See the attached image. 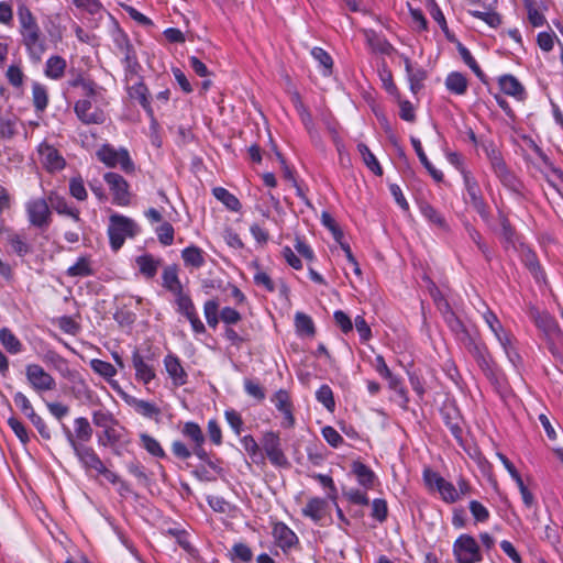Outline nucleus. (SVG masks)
<instances>
[{
  "instance_id": "obj_23",
  "label": "nucleus",
  "mask_w": 563,
  "mask_h": 563,
  "mask_svg": "<svg viewBox=\"0 0 563 563\" xmlns=\"http://www.w3.org/2000/svg\"><path fill=\"white\" fill-rule=\"evenodd\" d=\"M445 324L454 335L455 340L464 347L468 346L476 339L471 334L463 321L454 313H449L444 319Z\"/></svg>"
},
{
  "instance_id": "obj_38",
  "label": "nucleus",
  "mask_w": 563,
  "mask_h": 563,
  "mask_svg": "<svg viewBox=\"0 0 563 563\" xmlns=\"http://www.w3.org/2000/svg\"><path fill=\"white\" fill-rule=\"evenodd\" d=\"M163 286L174 295L183 292V285L178 277V269L176 265L166 266L162 274Z\"/></svg>"
},
{
  "instance_id": "obj_53",
  "label": "nucleus",
  "mask_w": 563,
  "mask_h": 563,
  "mask_svg": "<svg viewBox=\"0 0 563 563\" xmlns=\"http://www.w3.org/2000/svg\"><path fill=\"white\" fill-rule=\"evenodd\" d=\"M311 56L319 63V66L322 67L323 76H330L332 74L333 59L327 51L316 46L311 49Z\"/></svg>"
},
{
  "instance_id": "obj_42",
  "label": "nucleus",
  "mask_w": 563,
  "mask_h": 563,
  "mask_svg": "<svg viewBox=\"0 0 563 563\" xmlns=\"http://www.w3.org/2000/svg\"><path fill=\"white\" fill-rule=\"evenodd\" d=\"M212 195L230 211L239 212L242 208L238 197L223 187H214L212 189Z\"/></svg>"
},
{
  "instance_id": "obj_25",
  "label": "nucleus",
  "mask_w": 563,
  "mask_h": 563,
  "mask_svg": "<svg viewBox=\"0 0 563 563\" xmlns=\"http://www.w3.org/2000/svg\"><path fill=\"white\" fill-rule=\"evenodd\" d=\"M419 211L423 219L432 227H435L437 229L449 232L450 225L445 219V217L435 209L432 205H430L427 201H422L419 203Z\"/></svg>"
},
{
  "instance_id": "obj_18",
  "label": "nucleus",
  "mask_w": 563,
  "mask_h": 563,
  "mask_svg": "<svg viewBox=\"0 0 563 563\" xmlns=\"http://www.w3.org/2000/svg\"><path fill=\"white\" fill-rule=\"evenodd\" d=\"M37 151L41 163L48 172H58L65 167V158L53 145L43 142L38 145Z\"/></svg>"
},
{
  "instance_id": "obj_37",
  "label": "nucleus",
  "mask_w": 563,
  "mask_h": 563,
  "mask_svg": "<svg viewBox=\"0 0 563 563\" xmlns=\"http://www.w3.org/2000/svg\"><path fill=\"white\" fill-rule=\"evenodd\" d=\"M181 258L186 267L200 268L205 265V252L196 246L189 245L181 251Z\"/></svg>"
},
{
  "instance_id": "obj_50",
  "label": "nucleus",
  "mask_w": 563,
  "mask_h": 563,
  "mask_svg": "<svg viewBox=\"0 0 563 563\" xmlns=\"http://www.w3.org/2000/svg\"><path fill=\"white\" fill-rule=\"evenodd\" d=\"M140 440L142 443V446L146 450L148 454H151L154 457L157 459H165L166 453L164 449L162 448L161 443L152 435L147 433H141Z\"/></svg>"
},
{
  "instance_id": "obj_47",
  "label": "nucleus",
  "mask_w": 563,
  "mask_h": 563,
  "mask_svg": "<svg viewBox=\"0 0 563 563\" xmlns=\"http://www.w3.org/2000/svg\"><path fill=\"white\" fill-rule=\"evenodd\" d=\"M44 362L51 364L56 371H58L63 376H68L70 373L68 361L58 354L54 350H47L43 356Z\"/></svg>"
},
{
  "instance_id": "obj_52",
  "label": "nucleus",
  "mask_w": 563,
  "mask_h": 563,
  "mask_svg": "<svg viewBox=\"0 0 563 563\" xmlns=\"http://www.w3.org/2000/svg\"><path fill=\"white\" fill-rule=\"evenodd\" d=\"M464 229L468 238L476 244L487 261H490L492 253L488 245L483 241L482 234L468 221L464 222Z\"/></svg>"
},
{
  "instance_id": "obj_39",
  "label": "nucleus",
  "mask_w": 563,
  "mask_h": 563,
  "mask_svg": "<svg viewBox=\"0 0 563 563\" xmlns=\"http://www.w3.org/2000/svg\"><path fill=\"white\" fill-rule=\"evenodd\" d=\"M492 167L495 175L499 180L509 188H515L517 179L514 174L508 169L506 163L500 157H494L492 159Z\"/></svg>"
},
{
  "instance_id": "obj_46",
  "label": "nucleus",
  "mask_w": 563,
  "mask_h": 563,
  "mask_svg": "<svg viewBox=\"0 0 563 563\" xmlns=\"http://www.w3.org/2000/svg\"><path fill=\"white\" fill-rule=\"evenodd\" d=\"M129 404L134 408V410L139 415L145 418L152 419L161 415V409L154 402L132 398L131 401H129Z\"/></svg>"
},
{
  "instance_id": "obj_21",
  "label": "nucleus",
  "mask_w": 563,
  "mask_h": 563,
  "mask_svg": "<svg viewBox=\"0 0 563 563\" xmlns=\"http://www.w3.org/2000/svg\"><path fill=\"white\" fill-rule=\"evenodd\" d=\"M73 452L87 472L95 471L98 474L104 466L97 452L89 445H78Z\"/></svg>"
},
{
  "instance_id": "obj_11",
  "label": "nucleus",
  "mask_w": 563,
  "mask_h": 563,
  "mask_svg": "<svg viewBox=\"0 0 563 563\" xmlns=\"http://www.w3.org/2000/svg\"><path fill=\"white\" fill-rule=\"evenodd\" d=\"M262 446L269 462L276 467H288L289 462L282 449L278 433L267 431L263 434Z\"/></svg>"
},
{
  "instance_id": "obj_12",
  "label": "nucleus",
  "mask_w": 563,
  "mask_h": 563,
  "mask_svg": "<svg viewBox=\"0 0 563 563\" xmlns=\"http://www.w3.org/2000/svg\"><path fill=\"white\" fill-rule=\"evenodd\" d=\"M25 376L36 393L53 390L56 387L54 377L38 364H27Z\"/></svg>"
},
{
  "instance_id": "obj_60",
  "label": "nucleus",
  "mask_w": 563,
  "mask_h": 563,
  "mask_svg": "<svg viewBox=\"0 0 563 563\" xmlns=\"http://www.w3.org/2000/svg\"><path fill=\"white\" fill-rule=\"evenodd\" d=\"M112 40L114 43L115 48L118 52L122 55L125 52H130V49L134 48L133 45L130 42V38L128 34L120 27H117L112 32Z\"/></svg>"
},
{
  "instance_id": "obj_3",
  "label": "nucleus",
  "mask_w": 563,
  "mask_h": 563,
  "mask_svg": "<svg viewBox=\"0 0 563 563\" xmlns=\"http://www.w3.org/2000/svg\"><path fill=\"white\" fill-rule=\"evenodd\" d=\"M131 361L135 371V379L139 383L147 386L156 378L155 363L157 356L151 347L144 350L135 347Z\"/></svg>"
},
{
  "instance_id": "obj_58",
  "label": "nucleus",
  "mask_w": 563,
  "mask_h": 563,
  "mask_svg": "<svg viewBox=\"0 0 563 563\" xmlns=\"http://www.w3.org/2000/svg\"><path fill=\"white\" fill-rule=\"evenodd\" d=\"M203 313L210 328L216 329L219 323V302L216 299L207 300L203 305Z\"/></svg>"
},
{
  "instance_id": "obj_15",
  "label": "nucleus",
  "mask_w": 563,
  "mask_h": 563,
  "mask_svg": "<svg viewBox=\"0 0 563 563\" xmlns=\"http://www.w3.org/2000/svg\"><path fill=\"white\" fill-rule=\"evenodd\" d=\"M5 242L8 246L7 253L10 255L24 258L34 252L33 244L30 242L29 238L23 231L8 230Z\"/></svg>"
},
{
  "instance_id": "obj_1",
  "label": "nucleus",
  "mask_w": 563,
  "mask_h": 563,
  "mask_svg": "<svg viewBox=\"0 0 563 563\" xmlns=\"http://www.w3.org/2000/svg\"><path fill=\"white\" fill-rule=\"evenodd\" d=\"M16 15L21 43L25 48L29 59L37 64L42 60L43 55L48 48L47 38L42 32L36 18L25 4L18 7Z\"/></svg>"
},
{
  "instance_id": "obj_62",
  "label": "nucleus",
  "mask_w": 563,
  "mask_h": 563,
  "mask_svg": "<svg viewBox=\"0 0 563 563\" xmlns=\"http://www.w3.org/2000/svg\"><path fill=\"white\" fill-rule=\"evenodd\" d=\"M468 509L476 523L487 522L490 517L489 510L478 500H471Z\"/></svg>"
},
{
  "instance_id": "obj_44",
  "label": "nucleus",
  "mask_w": 563,
  "mask_h": 563,
  "mask_svg": "<svg viewBox=\"0 0 563 563\" xmlns=\"http://www.w3.org/2000/svg\"><path fill=\"white\" fill-rule=\"evenodd\" d=\"M0 342L10 354H19L23 350L22 342L8 328L0 329Z\"/></svg>"
},
{
  "instance_id": "obj_41",
  "label": "nucleus",
  "mask_w": 563,
  "mask_h": 563,
  "mask_svg": "<svg viewBox=\"0 0 563 563\" xmlns=\"http://www.w3.org/2000/svg\"><path fill=\"white\" fill-rule=\"evenodd\" d=\"M49 201H51L54 210L58 214H65V216L70 217L75 222H81L79 209H77L76 207L69 206L67 200L64 197L51 196Z\"/></svg>"
},
{
  "instance_id": "obj_13",
  "label": "nucleus",
  "mask_w": 563,
  "mask_h": 563,
  "mask_svg": "<svg viewBox=\"0 0 563 563\" xmlns=\"http://www.w3.org/2000/svg\"><path fill=\"white\" fill-rule=\"evenodd\" d=\"M440 415L453 438L461 446H463V429L461 427L462 416L457 406L454 402H445L440 409Z\"/></svg>"
},
{
  "instance_id": "obj_45",
  "label": "nucleus",
  "mask_w": 563,
  "mask_h": 563,
  "mask_svg": "<svg viewBox=\"0 0 563 563\" xmlns=\"http://www.w3.org/2000/svg\"><path fill=\"white\" fill-rule=\"evenodd\" d=\"M32 101L36 112H44L48 106L46 87L37 81L32 84Z\"/></svg>"
},
{
  "instance_id": "obj_14",
  "label": "nucleus",
  "mask_w": 563,
  "mask_h": 563,
  "mask_svg": "<svg viewBox=\"0 0 563 563\" xmlns=\"http://www.w3.org/2000/svg\"><path fill=\"white\" fill-rule=\"evenodd\" d=\"M97 98H87L79 99L76 101L74 106V111L77 118L84 124H102L106 121L104 112L98 108L92 107L91 100H96Z\"/></svg>"
},
{
  "instance_id": "obj_57",
  "label": "nucleus",
  "mask_w": 563,
  "mask_h": 563,
  "mask_svg": "<svg viewBox=\"0 0 563 563\" xmlns=\"http://www.w3.org/2000/svg\"><path fill=\"white\" fill-rule=\"evenodd\" d=\"M181 433L185 438L189 439L194 445L203 444L205 435L198 423L188 421L184 424Z\"/></svg>"
},
{
  "instance_id": "obj_28",
  "label": "nucleus",
  "mask_w": 563,
  "mask_h": 563,
  "mask_svg": "<svg viewBox=\"0 0 563 563\" xmlns=\"http://www.w3.org/2000/svg\"><path fill=\"white\" fill-rule=\"evenodd\" d=\"M500 90L517 100L526 98V90L521 82L512 75H503L498 79Z\"/></svg>"
},
{
  "instance_id": "obj_36",
  "label": "nucleus",
  "mask_w": 563,
  "mask_h": 563,
  "mask_svg": "<svg viewBox=\"0 0 563 563\" xmlns=\"http://www.w3.org/2000/svg\"><path fill=\"white\" fill-rule=\"evenodd\" d=\"M66 67V59L59 55H54L46 60L44 74L49 79L58 80L65 75Z\"/></svg>"
},
{
  "instance_id": "obj_10",
  "label": "nucleus",
  "mask_w": 563,
  "mask_h": 563,
  "mask_svg": "<svg viewBox=\"0 0 563 563\" xmlns=\"http://www.w3.org/2000/svg\"><path fill=\"white\" fill-rule=\"evenodd\" d=\"M463 184L466 191L465 201L473 207L483 220H487L489 212L478 181L472 176V174H465L463 177Z\"/></svg>"
},
{
  "instance_id": "obj_8",
  "label": "nucleus",
  "mask_w": 563,
  "mask_h": 563,
  "mask_svg": "<svg viewBox=\"0 0 563 563\" xmlns=\"http://www.w3.org/2000/svg\"><path fill=\"white\" fill-rule=\"evenodd\" d=\"M103 180L107 184L111 194V202L119 207H128L132 200V192L130 185L125 178L114 172H107L103 175Z\"/></svg>"
},
{
  "instance_id": "obj_61",
  "label": "nucleus",
  "mask_w": 563,
  "mask_h": 563,
  "mask_svg": "<svg viewBox=\"0 0 563 563\" xmlns=\"http://www.w3.org/2000/svg\"><path fill=\"white\" fill-rule=\"evenodd\" d=\"M155 233L159 243L164 246H169L174 243L175 230L169 222H163L155 229Z\"/></svg>"
},
{
  "instance_id": "obj_40",
  "label": "nucleus",
  "mask_w": 563,
  "mask_h": 563,
  "mask_svg": "<svg viewBox=\"0 0 563 563\" xmlns=\"http://www.w3.org/2000/svg\"><path fill=\"white\" fill-rule=\"evenodd\" d=\"M411 145L420 161V163L423 165V167L429 172V174L432 176V178L435 180V181H442L443 180V173L439 169H437L432 164L431 162L428 159L423 148H422V145H421V142L419 139H416V137H411Z\"/></svg>"
},
{
  "instance_id": "obj_4",
  "label": "nucleus",
  "mask_w": 563,
  "mask_h": 563,
  "mask_svg": "<svg viewBox=\"0 0 563 563\" xmlns=\"http://www.w3.org/2000/svg\"><path fill=\"white\" fill-rule=\"evenodd\" d=\"M96 156L108 168L119 167L125 174L135 172V164L125 147L115 148L111 144H103L97 150Z\"/></svg>"
},
{
  "instance_id": "obj_26",
  "label": "nucleus",
  "mask_w": 563,
  "mask_h": 563,
  "mask_svg": "<svg viewBox=\"0 0 563 563\" xmlns=\"http://www.w3.org/2000/svg\"><path fill=\"white\" fill-rule=\"evenodd\" d=\"M129 95L132 99L137 100L153 123L156 122L154 110L150 102V91L146 85L140 80L129 88Z\"/></svg>"
},
{
  "instance_id": "obj_2",
  "label": "nucleus",
  "mask_w": 563,
  "mask_h": 563,
  "mask_svg": "<svg viewBox=\"0 0 563 563\" xmlns=\"http://www.w3.org/2000/svg\"><path fill=\"white\" fill-rule=\"evenodd\" d=\"M140 233L139 224L131 218L113 213L109 218L108 236L112 251L118 252L126 238H134Z\"/></svg>"
},
{
  "instance_id": "obj_56",
  "label": "nucleus",
  "mask_w": 563,
  "mask_h": 563,
  "mask_svg": "<svg viewBox=\"0 0 563 563\" xmlns=\"http://www.w3.org/2000/svg\"><path fill=\"white\" fill-rule=\"evenodd\" d=\"M18 133V119L14 115H0V140H11Z\"/></svg>"
},
{
  "instance_id": "obj_33",
  "label": "nucleus",
  "mask_w": 563,
  "mask_h": 563,
  "mask_svg": "<svg viewBox=\"0 0 563 563\" xmlns=\"http://www.w3.org/2000/svg\"><path fill=\"white\" fill-rule=\"evenodd\" d=\"M482 317L499 343L503 341L506 342L507 338L511 336L510 333L505 331V329H504L500 320L496 316V313L493 310H490L488 307H486L485 311L482 313Z\"/></svg>"
},
{
  "instance_id": "obj_54",
  "label": "nucleus",
  "mask_w": 563,
  "mask_h": 563,
  "mask_svg": "<svg viewBox=\"0 0 563 563\" xmlns=\"http://www.w3.org/2000/svg\"><path fill=\"white\" fill-rule=\"evenodd\" d=\"M231 560L234 563H251L253 560V552L251 548L243 543H234L230 551Z\"/></svg>"
},
{
  "instance_id": "obj_24",
  "label": "nucleus",
  "mask_w": 563,
  "mask_h": 563,
  "mask_svg": "<svg viewBox=\"0 0 563 563\" xmlns=\"http://www.w3.org/2000/svg\"><path fill=\"white\" fill-rule=\"evenodd\" d=\"M351 473L355 476L357 484L365 490L374 488L377 476L374 471L361 461H354L351 465Z\"/></svg>"
},
{
  "instance_id": "obj_20",
  "label": "nucleus",
  "mask_w": 563,
  "mask_h": 563,
  "mask_svg": "<svg viewBox=\"0 0 563 563\" xmlns=\"http://www.w3.org/2000/svg\"><path fill=\"white\" fill-rule=\"evenodd\" d=\"M272 401L276 409L283 415L280 426L285 429L292 428L295 426V417L292 415V405L289 394L284 389H279L273 396Z\"/></svg>"
},
{
  "instance_id": "obj_43",
  "label": "nucleus",
  "mask_w": 563,
  "mask_h": 563,
  "mask_svg": "<svg viewBox=\"0 0 563 563\" xmlns=\"http://www.w3.org/2000/svg\"><path fill=\"white\" fill-rule=\"evenodd\" d=\"M95 274L91 267V261L87 256H79L76 263L69 266L66 275L69 277H88Z\"/></svg>"
},
{
  "instance_id": "obj_17",
  "label": "nucleus",
  "mask_w": 563,
  "mask_h": 563,
  "mask_svg": "<svg viewBox=\"0 0 563 563\" xmlns=\"http://www.w3.org/2000/svg\"><path fill=\"white\" fill-rule=\"evenodd\" d=\"M163 364L173 386L181 387L188 383V373L176 354L168 353L164 357Z\"/></svg>"
},
{
  "instance_id": "obj_35",
  "label": "nucleus",
  "mask_w": 563,
  "mask_h": 563,
  "mask_svg": "<svg viewBox=\"0 0 563 563\" xmlns=\"http://www.w3.org/2000/svg\"><path fill=\"white\" fill-rule=\"evenodd\" d=\"M68 86L71 88H80L82 95L87 98H97L102 88L99 87L92 79L86 78L78 75L76 78L68 81Z\"/></svg>"
},
{
  "instance_id": "obj_34",
  "label": "nucleus",
  "mask_w": 563,
  "mask_h": 563,
  "mask_svg": "<svg viewBox=\"0 0 563 563\" xmlns=\"http://www.w3.org/2000/svg\"><path fill=\"white\" fill-rule=\"evenodd\" d=\"M74 440L77 445H87L93 434V430L86 417H78L74 420Z\"/></svg>"
},
{
  "instance_id": "obj_63",
  "label": "nucleus",
  "mask_w": 563,
  "mask_h": 563,
  "mask_svg": "<svg viewBox=\"0 0 563 563\" xmlns=\"http://www.w3.org/2000/svg\"><path fill=\"white\" fill-rule=\"evenodd\" d=\"M8 82L14 88H21L24 82L25 75L20 65H10L5 71Z\"/></svg>"
},
{
  "instance_id": "obj_22",
  "label": "nucleus",
  "mask_w": 563,
  "mask_h": 563,
  "mask_svg": "<svg viewBox=\"0 0 563 563\" xmlns=\"http://www.w3.org/2000/svg\"><path fill=\"white\" fill-rule=\"evenodd\" d=\"M328 500L322 497H311L308 499L306 506L301 509V515L310 519L316 525H322L328 512Z\"/></svg>"
},
{
  "instance_id": "obj_59",
  "label": "nucleus",
  "mask_w": 563,
  "mask_h": 563,
  "mask_svg": "<svg viewBox=\"0 0 563 563\" xmlns=\"http://www.w3.org/2000/svg\"><path fill=\"white\" fill-rule=\"evenodd\" d=\"M316 399L322 404L329 411H333L335 408V401L331 387L323 384L316 391Z\"/></svg>"
},
{
  "instance_id": "obj_64",
  "label": "nucleus",
  "mask_w": 563,
  "mask_h": 563,
  "mask_svg": "<svg viewBox=\"0 0 563 563\" xmlns=\"http://www.w3.org/2000/svg\"><path fill=\"white\" fill-rule=\"evenodd\" d=\"M92 422L95 426L106 429L110 426L117 424V420L113 415L108 410H95L92 412Z\"/></svg>"
},
{
  "instance_id": "obj_7",
  "label": "nucleus",
  "mask_w": 563,
  "mask_h": 563,
  "mask_svg": "<svg viewBox=\"0 0 563 563\" xmlns=\"http://www.w3.org/2000/svg\"><path fill=\"white\" fill-rule=\"evenodd\" d=\"M426 486L430 489H435L441 499L446 504H454L460 500L457 488L438 472L426 468L422 474Z\"/></svg>"
},
{
  "instance_id": "obj_16",
  "label": "nucleus",
  "mask_w": 563,
  "mask_h": 563,
  "mask_svg": "<svg viewBox=\"0 0 563 563\" xmlns=\"http://www.w3.org/2000/svg\"><path fill=\"white\" fill-rule=\"evenodd\" d=\"M275 543L280 550L287 554L299 544L297 534L285 523L278 521L274 523L272 530Z\"/></svg>"
},
{
  "instance_id": "obj_31",
  "label": "nucleus",
  "mask_w": 563,
  "mask_h": 563,
  "mask_svg": "<svg viewBox=\"0 0 563 563\" xmlns=\"http://www.w3.org/2000/svg\"><path fill=\"white\" fill-rule=\"evenodd\" d=\"M124 429H115L113 426H110L103 429L102 434L98 435V444L100 446H111L113 453L117 455H121V452L118 449V445L122 443V431Z\"/></svg>"
},
{
  "instance_id": "obj_30",
  "label": "nucleus",
  "mask_w": 563,
  "mask_h": 563,
  "mask_svg": "<svg viewBox=\"0 0 563 563\" xmlns=\"http://www.w3.org/2000/svg\"><path fill=\"white\" fill-rule=\"evenodd\" d=\"M446 90L455 96H463L468 88V80L466 76L460 71H451L444 80Z\"/></svg>"
},
{
  "instance_id": "obj_6",
  "label": "nucleus",
  "mask_w": 563,
  "mask_h": 563,
  "mask_svg": "<svg viewBox=\"0 0 563 563\" xmlns=\"http://www.w3.org/2000/svg\"><path fill=\"white\" fill-rule=\"evenodd\" d=\"M25 213L30 227L47 230L52 222V211L44 198H32L25 202Z\"/></svg>"
},
{
  "instance_id": "obj_48",
  "label": "nucleus",
  "mask_w": 563,
  "mask_h": 563,
  "mask_svg": "<svg viewBox=\"0 0 563 563\" xmlns=\"http://www.w3.org/2000/svg\"><path fill=\"white\" fill-rule=\"evenodd\" d=\"M357 151L361 154L364 164L376 175H383V168L377 161L376 156L372 153L368 146L364 143L357 144Z\"/></svg>"
},
{
  "instance_id": "obj_29",
  "label": "nucleus",
  "mask_w": 563,
  "mask_h": 563,
  "mask_svg": "<svg viewBox=\"0 0 563 563\" xmlns=\"http://www.w3.org/2000/svg\"><path fill=\"white\" fill-rule=\"evenodd\" d=\"M533 321L536 327L547 336L556 335L561 331L558 321L548 312L536 311L533 313Z\"/></svg>"
},
{
  "instance_id": "obj_51",
  "label": "nucleus",
  "mask_w": 563,
  "mask_h": 563,
  "mask_svg": "<svg viewBox=\"0 0 563 563\" xmlns=\"http://www.w3.org/2000/svg\"><path fill=\"white\" fill-rule=\"evenodd\" d=\"M295 327L299 335L312 336L316 332L311 317L303 312H297L295 314Z\"/></svg>"
},
{
  "instance_id": "obj_19",
  "label": "nucleus",
  "mask_w": 563,
  "mask_h": 563,
  "mask_svg": "<svg viewBox=\"0 0 563 563\" xmlns=\"http://www.w3.org/2000/svg\"><path fill=\"white\" fill-rule=\"evenodd\" d=\"M401 58L405 64L409 90L412 95H417L423 88V82L428 77V73L423 67L413 65L408 56L401 55Z\"/></svg>"
},
{
  "instance_id": "obj_9",
  "label": "nucleus",
  "mask_w": 563,
  "mask_h": 563,
  "mask_svg": "<svg viewBox=\"0 0 563 563\" xmlns=\"http://www.w3.org/2000/svg\"><path fill=\"white\" fill-rule=\"evenodd\" d=\"M465 349L475 358L477 365L483 371L485 376L490 382H497L498 368H497V365L494 362L492 355L489 354L486 345L484 343H482L481 341L475 340Z\"/></svg>"
},
{
  "instance_id": "obj_32",
  "label": "nucleus",
  "mask_w": 563,
  "mask_h": 563,
  "mask_svg": "<svg viewBox=\"0 0 563 563\" xmlns=\"http://www.w3.org/2000/svg\"><path fill=\"white\" fill-rule=\"evenodd\" d=\"M89 364L91 369L107 379L114 390L120 388L118 382L112 380V378L117 375V368L111 363L99 358H92Z\"/></svg>"
},
{
  "instance_id": "obj_49",
  "label": "nucleus",
  "mask_w": 563,
  "mask_h": 563,
  "mask_svg": "<svg viewBox=\"0 0 563 563\" xmlns=\"http://www.w3.org/2000/svg\"><path fill=\"white\" fill-rule=\"evenodd\" d=\"M176 311L183 314L186 319L190 318L197 312L196 306L190 296L183 292L175 295Z\"/></svg>"
},
{
  "instance_id": "obj_27",
  "label": "nucleus",
  "mask_w": 563,
  "mask_h": 563,
  "mask_svg": "<svg viewBox=\"0 0 563 563\" xmlns=\"http://www.w3.org/2000/svg\"><path fill=\"white\" fill-rule=\"evenodd\" d=\"M139 272L146 279H152L156 276L158 268L162 265V260L154 257L152 254H142L135 258Z\"/></svg>"
},
{
  "instance_id": "obj_55",
  "label": "nucleus",
  "mask_w": 563,
  "mask_h": 563,
  "mask_svg": "<svg viewBox=\"0 0 563 563\" xmlns=\"http://www.w3.org/2000/svg\"><path fill=\"white\" fill-rule=\"evenodd\" d=\"M311 478L319 482V484L327 489V498L333 503L336 501L339 497V493L336 489V486L334 484V481L331 476L321 474V473H313L309 475Z\"/></svg>"
},
{
  "instance_id": "obj_5",
  "label": "nucleus",
  "mask_w": 563,
  "mask_h": 563,
  "mask_svg": "<svg viewBox=\"0 0 563 563\" xmlns=\"http://www.w3.org/2000/svg\"><path fill=\"white\" fill-rule=\"evenodd\" d=\"M452 553L456 563H481L483 561L481 545L468 533H462L455 539Z\"/></svg>"
}]
</instances>
